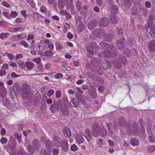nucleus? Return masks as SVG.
Instances as JSON below:
<instances>
[{
  "label": "nucleus",
  "instance_id": "nucleus-1",
  "mask_svg": "<svg viewBox=\"0 0 155 155\" xmlns=\"http://www.w3.org/2000/svg\"><path fill=\"white\" fill-rule=\"evenodd\" d=\"M106 127L108 130V132L104 128L102 130H100L99 124L97 123H94L92 126V131L93 136L97 137L100 135L101 132L102 137H104L107 134L109 136L111 137L113 135L114 130L112 125L110 123H108L106 124Z\"/></svg>",
  "mask_w": 155,
  "mask_h": 155
},
{
  "label": "nucleus",
  "instance_id": "nucleus-2",
  "mask_svg": "<svg viewBox=\"0 0 155 155\" xmlns=\"http://www.w3.org/2000/svg\"><path fill=\"white\" fill-rule=\"evenodd\" d=\"M118 125L121 130H130V124L129 123H126V120L123 117H120L118 120Z\"/></svg>",
  "mask_w": 155,
  "mask_h": 155
},
{
  "label": "nucleus",
  "instance_id": "nucleus-3",
  "mask_svg": "<svg viewBox=\"0 0 155 155\" xmlns=\"http://www.w3.org/2000/svg\"><path fill=\"white\" fill-rule=\"evenodd\" d=\"M30 87L31 86L27 83H24L22 85L21 94L23 99H26L28 97L30 94Z\"/></svg>",
  "mask_w": 155,
  "mask_h": 155
},
{
  "label": "nucleus",
  "instance_id": "nucleus-4",
  "mask_svg": "<svg viewBox=\"0 0 155 155\" xmlns=\"http://www.w3.org/2000/svg\"><path fill=\"white\" fill-rule=\"evenodd\" d=\"M97 44L95 42L88 43L85 46V48L88 52L87 55L91 57L94 55L93 48H96L98 47Z\"/></svg>",
  "mask_w": 155,
  "mask_h": 155
},
{
  "label": "nucleus",
  "instance_id": "nucleus-5",
  "mask_svg": "<svg viewBox=\"0 0 155 155\" xmlns=\"http://www.w3.org/2000/svg\"><path fill=\"white\" fill-rule=\"evenodd\" d=\"M82 7V3L80 1H77L74 2L72 5L71 12L73 14L79 12Z\"/></svg>",
  "mask_w": 155,
  "mask_h": 155
},
{
  "label": "nucleus",
  "instance_id": "nucleus-6",
  "mask_svg": "<svg viewBox=\"0 0 155 155\" xmlns=\"http://www.w3.org/2000/svg\"><path fill=\"white\" fill-rule=\"evenodd\" d=\"M114 52L110 53L108 51H104L99 54V55L102 58L114 57L117 54L116 51H113Z\"/></svg>",
  "mask_w": 155,
  "mask_h": 155
},
{
  "label": "nucleus",
  "instance_id": "nucleus-7",
  "mask_svg": "<svg viewBox=\"0 0 155 155\" xmlns=\"http://www.w3.org/2000/svg\"><path fill=\"white\" fill-rule=\"evenodd\" d=\"M54 145L57 147H59L61 146L62 141L57 135H54L52 137Z\"/></svg>",
  "mask_w": 155,
  "mask_h": 155
},
{
  "label": "nucleus",
  "instance_id": "nucleus-8",
  "mask_svg": "<svg viewBox=\"0 0 155 155\" xmlns=\"http://www.w3.org/2000/svg\"><path fill=\"white\" fill-rule=\"evenodd\" d=\"M94 34L96 37L101 38L105 35V31L102 28H97L95 30Z\"/></svg>",
  "mask_w": 155,
  "mask_h": 155
},
{
  "label": "nucleus",
  "instance_id": "nucleus-9",
  "mask_svg": "<svg viewBox=\"0 0 155 155\" xmlns=\"http://www.w3.org/2000/svg\"><path fill=\"white\" fill-rule=\"evenodd\" d=\"M60 109L62 114L64 115H67L69 113L67 106L64 104H62L60 106Z\"/></svg>",
  "mask_w": 155,
  "mask_h": 155
},
{
  "label": "nucleus",
  "instance_id": "nucleus-10",
  "mask_svg": "<svg viewBox=\"0 0 155 155\" xmlns=\"http://www.w3.org/2000/svg\"><path fill=\"white\" fill-rule=\"evenodd\" d=\"M32 145L33 148L37 151L39 149L41 146L39 141L36 139H34L32 141Z\"/></svg>",
  "mask_w": 155,
  "mask_h": 155
},
{
  "label": "nucleus",
  "instance_id": "nucleus-11",
  "mask_svg": "<svg viewBox=\"0 0 155 155\" xmlns=\"http://www.w3.org/2000/svg\"><path fill=\"white\" fill-rule=\"evenodd\" d=\"M108 23L107 18L105 17H103L100 20L99 22V25L101 27H105L107 26Z\"/></svg>",
  "mask_w": 155,
  "mask_h": 155
},
{
  "label": "nucleus",
  "instance_id": "nucleus-12",
  "mask_svg": "<svg viewBox=\"0 0 155 155\" xmlns=\"http://www.w3.org/2000/svg\"><path fill=\"white\" fill-rule=\"evenodd\" d=\"M84 137L88 141H90L92 139V134L91 131L89 129H87L85 130Z\"/></svg>",
  "mask_w": 155,
  "mask_h": 155
},
{
  "label": "nucleus",
  "instance_id": "nucleus-13",
  "mask_svg": "<svg viewBox=\"0 0 155 155\" xmlns=\"http://www.w3.org/2000/svg\"><path fill=\"white\" fill-rule=\"evenodd\" d=\"M148 48L149 51L151 52L155 51V41L151 40L148 45Z\"/></svg>",
  "mask_w": 155,
  "mask_h": 155
},
{
  "label": "nucleus",
  "instance_id": "nucleus-14",
  "mask_svg": "<svg viewBox=\"0 0 155 155\" xmlns=\"http://www.w3.org/2000/svg\"><path fill=\"white\" fill-rule=\"evenodd\" d=\"M124 39H119L117 42V46L120 49H122L124 48L125 46V43Z\"/></svg>",
  "mask_w": 155,
  "mask_h": 155
},
{
  "label": "nucleus",
  "instance_id": "nucleus-15",
  "mask_svg": "<svg viewBox=\"0 0 155 155\" xmlns=\"http://www.w3.org/2000/svg\"><path fill=\"white\" fill-rule=\"evenodd\" d=\"M59 107V105L57 104V101H54L53 103L51 105L50 110L52 112H55L58 110Z\"/></svg>",
  "mask_w": 155,
  "mask_h": 155
},
{
  "label": "nucleus",
  "instance_id": "nucleus-16",
  "mask_svg": "<svg viewBox=\"0 0 155 155\" xmlns=\"http://www.w3.org/2000/svg\"><path fill=\"white\" fill-rule=\"evenodd\" d=\"M70 104L71 107H78L79 105V101L78 99L72 98L70 102Z\"/></svg>",
  "mask_w": 155,
  "mask_h": 155
},
{
  "label": "nucleus",
  "instance_id": "nucleus-17",
  "mask_svg": "<svg viewBox=\"0 0 155 155\" xmlns=\"http://www.w3.org/2000/svg\"><path fill=\"white\" fill-rule=\"evenodd\" d=\"M100 47L104 49L108 50L110 48L109 44L105 42L104 41H101L100 43Z\"/></svg>",
  "mask_w": 155,
  "mask_h": 155
},
{
  "label": "nucleus",
  "instance_id": "nucleus-18",
  "mask_svg": "<svg viewBox=\"0 0 155 155\" xmlns=\"http://www.w3.org/2000/svg\"><path fill=\"white\" fill-rule=\"evenodd\" d=\"M64 134L65 137L69 138L71 137V133L70 130L68 127H64L63 130Z\"/></svg>",
  "mask_w": 155,
  "mask_h": 155
},
{
  "label": "nucleus",
  "instance_id": "nucleus-19",
  "mask_svg": "<svg viewBox=\"0 0 155 155\" xmlns=\"http://www.w3.org/2000/svg\"><path fill=\"white\" fill-rule=\"evenodd\" d=\"M97 25V21L95 20L91 22L87 25L88 28L91 30L95 28V27Z\"/></svg>",
  "mask_w": 155,
  "mask_h": 155
},
{
  "label": "nucleus",
  "instance_id": "nucleus-20",
  "mask_svg": "<svg viewBox=\"0 0 155 155\" xmlns=\"http://www.w3.org/2000/svg\"><path fill=\"white\" fill-rule=\"evenodd\" d=\"M62 150L64 152H67L68 150V145L66 139L62 140Z\"/></svg>",
  "mask_w": 155,
  "mask_h": 155
},
{
  "label": "nucleus",
  "instance_id": "nucleus-21",
  "mask_svg": "<svg viewBox=\"0 0 155 155\" xmlns=\"http://www.w3.org/2000/svg\"><path fill=\"white\" fill-rule=\"evenodd\" d=\"M6 90L5 87L3 86L0 87V96L4 97L6 95Z\"/></svg>",
  "mask_w": 155,
  "mask_h": 155
},
{
  "label": "nucleus",
  "instance_id": "nucleus-22",
  "mask_svg": "<svg viewBox=\"0 0 155 155\" xmlns=\"http://www.w3.org/2000/svg\"><path fill=\"white\" fill-rule=\"evenodd\" d=\"M45 144L46 148L48 150H50L52 146V142L49 140H45Z\"/></svg>",
  "mask_w": 155,
  "mask_h": 155
},
{
  "label": "nucleus",
  "instance_id": "nucleus-23",
  "mask_svg": "<svg viewBox=\"0 0 155 155\" xmlns=\"http://www.w3.org/2000/svg\"><path fill=\"white\" fill-rule=\"evenodd\" d=\"M110 11L112 13V14L117 13L118 11V8L117 6L116 5H113L111 8Z\"/></svg>",
  "mask_w": 155,
  "mask_h": 155
},
{
  "label": "nucleus",
  "instance_id": "nucleus-24",
  "mask_svg": "<svg viewBox=\"0 0 155 155\" xmlns=\"http://www.w3.org/2000/svg\"><path fill=\"white\" fill-rule=\"evenodd\" d=\"M25 65L28 70H31L35 66V64L31 62H27Z\"/></svg>",
  "mask_w": 155,
  "mask_h": 155
},
{
  "label": "nucleus",
  "instance_id": "nucleus-25",
  "mask_svg": "<svg viewBox=\"0 0 155 155\" xmlns=\"http://www.w3.org/2000/svg\"><path fill=\"white\" fill-rule=\"evenodd\" d=\"M110 21L112 23L115 24L117 23V18L116 15L114 14H110Z\"/></svg>",
  "mask_w": 155,
  "mask_h": 155
},
{
  "label": "nucleus",
  "instance_id": "nucleus-26",
  "mask_svg": "<svg viewBox=\"0 0 155 155\" xmlns=\"http://www.w3.org/2000/svg\"><path fill=\"white\" fill-rule=\"evenodd\" d=\"M104 38L106 40L108 41H111L113 39V36L110 33L106 34Z\"/></svg>",
  "mask_w": 155,
  "mask_h": 155
},
{
  "label": "nucleus",
  "instance_id": "nucleus-27",
  "mask_svg": "<svg viewBox=\"0 0 155 155\" xmlns=\"http://www.w3.org/2000/svg\"><path fill=\"white\" fill-rule=\"evenodd\" d=\"M14 136L15 138H16L19 143L21 142L22 141V139L21 137V134H18L17 132L14 133Z\"/></svg>",
  "mask_w": 155,
  "mask_h": 155
},
{
  "label": "nucleus",
  "instance_id": "nucleus-28",
  "mask_svg": "<svg viewBox=\"0 0 155 155\" xmlns=\"http://www.w3.org/2000/svg\"><path fill=\"white\" fill-rule=\"evenodd\" d=\"M27 150L31 155H32L34 154L35 150L33 147L32 148L31 145H29L27 146Z\"/></svg>",
  "mask_w": 155,
  "mask_h": 155
},
{
  "label": "nucleus",
  "instance_id": "nucleus-29",
  "mask_svg": "<svg viewBox=\"0 0 155 155\" xmlns=\"http://www.w3.org/2000/svg\"><path fill=\"white\" fill-rule=\"evenodd\" d=\"M43 18V16L40 14L38 12L34 13L33 18L36 20H40L42 21L41 19Z\"/></svg>",
  "mask_w": 155,
  "mask_h": 155
},
{
  "label": "nucleus",
  "instance_id": "nucleus-30",
  "mask_svg": "<svg viewBox=\"0 0 155 155\" xmlns=\"http://www.w3.org/2000/svg\"><path fill=\"white\" fill-rule=\"evenodd\" d=\"M133 0H124V3L125 6L127 8H129L132 5Z\"/></svg>",
  "mask_w": 155,
  "mask_h": 155
},
{
  "label": "nucleus",
  "instance_id": "nucleus-31",
  "mask_svg": "<svg viewBox=\"0 0 155 155\" xmlns=\"http://www.w3.org/2000/svg\"><path fill=\"white\" fill-rule=\"evenodd\" d=\"M130 143L133 146H137L139 144V142L136 139L133 138L130 140Z\"/></svg>",
  "mask_w": 155,
  "mask_h": 155
},
{
  "label": "nucleus",
  "instance_id": "nucleus-32",
  "mask_svg": "<svg viewBox=\"0 0 155 155\" xmlns=\"http://www.w3.org/2000/svg\"><path fill=\"white\" fill-rule=\"evenodd\" d=\"M13 87L14 92L15 93V89H16V90L17 91H19L20 90V88L21 85L18 83H16L13 84Z\"/></svg>",
  "mask_w": 155,
  "mask_h": 155
},
{
  "label": "nucleus",
  "instance_id": "nucleus-33",
  "mask_svg": "<svg viewBox=\"0 0 155 155\" xmlns=\"http://www.w3.org/2000/svg\"><path fill=\"white\" fill-rule=\"evenodd\" d=\"M9 34L8 33L2 32L0 34V38L4 39L7 38Z\"/></svg>",
  "mask_w": 155,
  "mask_h": 155
},
{
  "label": "nucleus",
  "instance_id": "nucleus-34",
  "mask_svg": "<svg viewBox=\"0 0 155 155\" xmlns=\"http://www.w3.org/2000/svg\"><path fill=\"white\" fill-rule=\"evenodd\" d=\"M85 28L83 22H80V24L78 28V30L79 32H81L83 31Z\"/></svg>",
  "mask_w": 155,
  "mask_h": 155
},
{
  "label": "nucleus",
  "instance_id": "nucleus-35",
  "mask_svg": "<svg viewBox=\"0 0 155 155\" xmlns=\"http://www.w3.org/2000/svg\"><path fill=\"white\" fill-rule=\"evenodd\" d=\"M17 38L18 40H19L21 39H22L26 38V35L25 33H22L19 34L17 35Z\"/></svg>",
  "mask_w": 155,
  "mask_h": 155
},
{
  "label": "nucleus",
  "instance_id": "nucleus-36",
  "mask_svg": "<svg viewBox=\"0 0 155 155\" xmlns=\"http://www.w3.org/2000/svg\"><path fill=\"white\" fill-rule=\"evenodd\" d=\"M58 5L60 8H62L65 5L64 2L63 0H58Z\"/></svg>",
  "mask_w": 155,
  "mask_h": 155
},
{
  "label": "nucleus",
  "instance_id": "nucleus-37",
  "mask_svg": "<svg viewBox=\"0 0 155 155\" xmlns=\"http://www.w3.org/2000/svg\"><path fill=\"white\" fill-rule=\"evenodd\" d=\"M74 17L75 19V21L76 23H78L79 22H82L81 21L82 20L81 18L78 15H76L74 16Z\"/></svg>",
  "mask_w": 155,
  "mask_h": 155
},
{
  "label": "nucleus",
  "instance_id": "nucleus-38",
  "mask_svg": "<svg viewBox=\"0 0 155 155\" xmlns=\"http://www.w3.org/2000/svg\"><path fill=\"white\" fill-rule=\"evenodd\" d=\"M18 66L20 68H25V65L23 61H18Z\"/></svg>",
  "mask_w": 155,
  "mask_h": 155
},
{
  "label": "nucleus",
  "instance_id": "nucleus-39",
  "mask_svg": "<svg viewBox=\"0 0 155 155\" xmlns=\"http://www.w3.org/2000/svg\"><path fill=\"white\" fill-rule=\"evenodd\" d=\"M27 2L31 6L32 8H35V4L33 0H26Z\"/></svg>",
  "mask_w": 155,
  "mask_h": 155
},
{
  "label": "nucleus",
  "instance_id": "nucleus-40",
  "mask_svg": "<svg viewBox=\"0 0 155 155\" xmlns=\"http://www.w3.org/2000/svg\"><path fill=\"white\" fill-rule=\"evenodd\" d=\"M5 54H6L7 57L10 60H12L14 58V56L13 54L10 53H8V52H6L5 53Z\"/></svg>",
  "mask_w": 155,
  "mask_h": 155
},
{
  "label": "nucleus",
  "instance_id": "nucleus-41",
  "mask_svg": "<svg viewBox=\"0 0 155 155\" xmlns=\"http://www.w3.org/2000/svg\"><path fill=\"white\" fill-rule=\"evenodd\" d=\"M124 55H125L126 56L128 57L130 56V52L128 48H126L124 51Z\"/></svg>",
  "mask_w": 155,
  "mask_h": 155
},
{
  "label": "nucleus",
  "instance_id": "nucleus-42",
  "mask_svg": "<svg viewBox=\"0 0 155 155\" xmlns=\"http://www.w3.org/2000/svg\"><path fill=\"white\" fill-rule=\"evenodd\" d=\"M19 44L20 45H23L25 47L28 48V44L25 41H22L20 42Z\"/></svg>",
  "mask_w": 155,
  "mask_h": 155
},
{
  "label": "nucleus",
  "instance_id": "nucleus-43",
  "mask_svg": "<svg viewBox=\"0 0 155 155\" xmlns=\"http://www.w3.org/2000/svg\"><path fill=\"white\" fill-rule=\"evenodd\" d=\"M53 52L51 50L47 51L45 52V54L47 56H50L53 55Z\"/></svg>",
  "mask_w": 155,
  "mask_h": 155
},
{
  "label": "nucleus",
  "instance_id": "nucleus-44",
  "mask_svg": "<svg viewBox=\"0 0 155 155\" xmlns=\"http://www.w3.org/2000/svg\"><path fill=\"white\" fill-rule=\"evenodd\" d=\"M105 142H103L102 139L100 138L99 139V142L97 143V144L99 145V147H101L102 145L105 144Z\"/></svg>",
  "mask_w": 155,
  "mask_h": 155
},
{
  "label": "nucleus",
  "instance_id": "nucleus-45",
  "mask_svg": "<svg viewBox=\"0 0 155 155\" xmlns=\"http://www.w3.org/2000/svg\"><path fill=\"white\" fill-rule=\"evenodd\" d=\"M129 45L130 47L134 45L135 41L133 38H129L128 39Z\"/></svg>",
  "mask_w": 155,
  "mask_h": 155
},
{
  "label": "nucleus",
  "instance_id": "nucleus-46",
  "mask_svg": "<svg viewBox=\"0 0 155 155\" xmlns=\"http://www.w3.org/2000/svg\"><path fill=\"white\" fill-rule=\"evenodd\" d=\"M19 28H10L9 30L10 31L15 32L19 31Z\"/></svg>",
  "mask_w": 155,
  "mask_h": 155
},
{
  "label": "nucleus",
  "instance_id": "nucleus-47",
  "mask_svg": "<svg viewBox=\"0 0 155 155\" xmlns=\"http://www.w3.org/2000/svg\"><path fill=\"white\" fill-rule=\"evenodd\" d=\"M7 139L5 137H2L1 140L0 142L2 144L6 143L7 142Z\"/></svg>",
  "mask_w": 155,
  "mask_h": 155
},
{
  "label": "nucleus",
  "instance_id": "nucleus-48",
  "mask_svg": "<svg viewBox=\"0 0 155 155\" xmlns=\"http://www.w3.org/2000/svg\"><path fill=\"white\" fill-rule=\"evenodd\" d=\"M54 92V90L51 89H50L48 92L47 95L50 97L51 96Z\"/></svg>",
  "mask_w": 155,
  "mask_h": 155
},
{
  "label": "nucleus",
  "instance_id": "nucleus-49",
  "mask_svg": "<svg viewBox=\"0 0 155 155\" xmlns=\"http://www.w3.org/2000/svg\"><path fill=\"white\" fill-rule=\"evenodd\" d=\"M18 14L17 12L15 11H12L11 12L10 14V17H12L14 18L16 17L17 15Z\"/></svg>",
  "mask_w": 155,
  "mask_h": 155
},
{
  "label": "nucleus",
  "instance_id": "nucleus-50",
  "mask_svg": "<svg viewBox=\"0 0 155 155\" xmlns=\"http://www.w3.org/2000/svg\"><path fill=\"white\" fill-rule=\"evenodd\" d=\"M41 59L39 58H34L33 59V61L37 64L40 63L41 62Z\"/></svg>",
  "mask_w": 155,
  "mask_h": 155
},
{
  "label": "nucleus",
  "instance_id": "nucleus-51",
  "mask_svg": "<svg viewBox=\"0 0 155 155\" xmlns=\"http://www.w3.org/2000/svg\"><path fill=\"white\" fill-rule=\"evenodd\" d=\"M78 149L77 146L75 144H73L71 147V150L72 151H75Z\"/></svg>",
  "mask_w": 155,
  "mask_h": 155
},
{
  "label": "nucleus",
  "instance_id": "nucleus-52",
  "mask_svg": "<svg viewBox=\"0 0 155 155\" xmlns=\"http://www.w3.org/2000/svg\"><path fill=\"white\" fill-rule=\"evenodd\" d=\"M63 48V46L61 44H58L56 45V49L57 50H59Z\"/></svg>",
  "mask_w": 155,
  "mask_h": 155
},
{
  "label": "nucleus",
  "instance_id": "nucleus-53",
  "mask_svg": "<svg viewBox=\"0 0 155 155\" xmlns=\"http://www.w3.org/2000/svg\"><path fill=\"white\" fill-rule=\"evenodd\" d=\"M41 12L43 13H45L47 12V10L46 7L44 6H41L40 8Z\"/></svg>",
  "mask_w": 155,
  "mask_h": 155
},
{
  "label": "nucleus",
  "instance_id": "nucleus-54",
  "mask_svg": "<svg viewBox=\"0 0 155 155\" xmlns=\"http://www.w3.org/2000/svg\"><path fill=\"white\" fill-rule=\"evenodd\" d=\"M61 95V92L59 90H58L56 92V96L57 98H59Z\"/></svg>",
  "mask_w": 155,
  "mask_h": 155
},
{
  "label": "nucleus",
  "instance_id": "nucleus-55",
  "mask_svg": "<svg viewBox=\"0 0 155 155\" xmlns=\"http://www.w3.org/2000/svg\"><path fill=\"white\" fill-rule=\"evenodd\" d=\"M11 76L14 78H17L21 76L20 75H18L16 74L15 73L12 72L11 73Z\"/></svg>",
  "mask_w": 155,
  "mask_h": 155
},
{
  "label": "nucleus",
  "instance_id": "nucleus-56",
  "mask_svg": "<svg viewBox=\"0 0 155 155\" xmlns=\"http://www.w3.org/2000/svg\"><path fill=\"white\" fill-rule=\"evenodd\" d=\"M58 149L56 148L52 150V153L54 155H57L58 153Z\"/></svg>",
  "mask_w": 155,
  "mask_h": 155
},
{
  "label": "nucleus",
  "instance_id": "nucleus-57",
  "mask_svg": "<svg viewBox=\"0 0 155 155\" xmlns=\"http://www.w3.org/2000/svg\"><path fill=\"white\" fill-rule=\"evenodd\" d=\"M104 87L101 85H100L98 88V91H99L100 93H102V92H103L104 91Z\"/></svg>",
  "mask_w": 155,
  "mask_h": 155
},
{
  "label": "nucleus",
  "instance_id": "nucleus-58",
  "mask_svg": "<svg viewBox=\"0 0 155 155\" xmlns=\"http://www.w3.org/2000/svg\"><path fill=\"white\" fill-rule=\"evenodd\" d=\"M23 57V55L21 54H17L15 57V58L16 60H18L20 58H22Z\"/></svg>",
  "mask_w": 155,
  "mask_h": 155
},
{
  "label": "nucleus",
  "instance_id": "nucleus-59",
  "mask_svg": "<svg viewBox=\"0 0 155 155\" xmlns=\"http://www.w3.org/2000/svg\"><path fill=\"white\" fill-rule=\"evenodd\" d=\"M2 5L6 7H10V5L6 2H3L2 3Z\"/></svg>",
  "mask_w": 155,
  "mask_h": 155
},
{
  "label": "nucleus",
  "instance_id": "nucleus-60",
  "mask_svg": "<svg viewBox=\"0 0 155 155\" xmlns=\"http://www.w3.org/2000/svg\"><path fill=\"white\" fill-rule=\"evenodd\" d=\"M138 123H139L140 126L144 128L143 127V121L142 119H140V120L138 121Z\"/></svg>",
  "mask_w": 155,
  "mask_h": 155
},
{
  "label": "nucleus",
  "instance_id": "nucleus-61",
  "mask_svg": "<svg viewBox=\"0 0 155 155\" xmlns=\"http://www.w3.org/2000/svg\"><path fill=\"white\" fill-rule=\"evenodd\" d=\"M88 76L89 77H91L94 80H95V79H96V78L97 77L96 75L92 74H90Z\"/></svg>",
  "mask_w": 155,
  "mask_h": 155
},
{
  "label": "nucleus",
  "instance_id": "nucleus-62",
  "mask_svg": "<svg viewBox=\"0 0 155 155\" xmlns=\"http://www.w3.org/2000/svg\"><path fill=\"white\" fill-rule=\"evenodd\" d=\"M67 37L68 38L71 39L73 38V36L71 33L69 32L67 34Z\"/></svg>",
  "mask_w": 155,
  "mask_h": 155
},
{
  "label": "nucleus",
  "instance_id": "nucleus-63",
  "mask_svg": "<svg viewBox=\"0 0 155 155\" xmlns=\"http://www.w3.org/2000/svg\"><path fill=\"white\" fill-rule=\"evenodd\" d=\"M94 11L96 12H99L100 11V8L97 6H95L93 8Z\"/></svg>",
  "mask_w": 155,
  "mask_h": 155
},
{
  "label": "nucleus",
  "instance_id": "nucleus-64",
  "mask_svg": "<svg viewBox=\"0 0 155 155\" xmlns=\"http://www.w3.org/2000/svg\"><path fill=\"white\" fill-rule=\"evenodd\" d=\"M151 31L155 35V25H153L151 28Z\"/></svg>",
  "mask_w": 155,
  "mask_h": 155
}]
</instances>
